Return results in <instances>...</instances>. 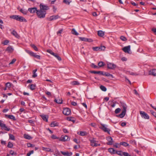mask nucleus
<instances>
[{
	"mask_svg": "<svg viewBox=\"0 0 156 156\" xmlns=\"http://www.w3.org/2000/svg\"><path fill=\"white\" fill-rule=\"evenodd\" d=\"M120 106L122 108V112L120 114L118 115H117L116 116L118 117L123 118L124 117L126 114L127 106L126 104L123 102H121Z\"/></svg>",
	"mask_w": 156,
	"mask_h": 156,
	"instance_id": "nucleus-1",
	"label": "nucleus"
},
{
	"mask_svg": "<svg viewBox=\"0 0 156 156\" xmlns=\"http://www.w3.org/2000/svg\"><path fill=\"white\" fill-rule=\"evenodd\" d=\"M10 18L21 22H27V20L24 17L18 15H12L10 16Z\"/></svg>",
	"mask_w": 156,
	"mask_h": 156,
	"instance_id": "nucleus-2",
	"label": "nucleus"
},
{
	"mask_svg": "<svg viewBox=\"0 0 156 156\" xmlns=\"http://www.w3.org/2000/svg\"><path fill=\"white\" fill-rule=\"evenodd\" d=\"M46 12L41 10H38L37 12V17L40 18H43L45 16Z\"/></svg>",
	"mask_w": 156,
	"mask_h": 156,
	"instance_id": "nucleus-3",
	"label": "nucleus"
},
{
	"mask_svg": "<svg viewBox=\"0 0 156 156\" xmlns=\"http://www.w3.org/2000/svg\"><path fill=\"white\" fill-rule=\"evenodd\" d=\"M101 126L100 127V128L103 130L104 132L107 133L108 134H110V130L107 128V125H106L104 124H101Z\"/></svg>",
	"mask_w": 156,
	"mask_h": 156,
	"instance_id": "nucleus-4",
	"label": "nucleus"
},
{
	"mask_svg": "<svg viewBox=\"0 0 156 156\" xmlns=\"http://www.w3.org/2000/svg\"><path fill=\"white\" fill-rule=\"evenodd\" d=\"M91 146L92 147H97L100 146V144L96 143L97 141L95 140V139L94 138H93L92 139H90L89 140Z\"/></svg>",
	"mask_w": 156,
	"mask_h": 156,
	"instance_id": "nucleus-5",
	"label": "nucleus"
},
{
	"mask_svg": "<svg viewBox=\"0 0 156 156\" xmlns=\"http://www.w3.org/2000/svg\"><path fill=\"white\" fill-rule=\"evenodd\" d=\"M40 10L46 12L47 10H48L49 9V7L48 5H44L43 3H41L40 5Z\"/></svg>",
	"mask_w": 156,
	"mask_h": 156,
	"instance_id": "nucleus-6",
	"label": "nucleus"
},
{
	"mask_svg": "<svg viewBox=\"0 0 156 156\" xmlns=\"http://www.w3.org/2000/svg\"><path fill=\"white\" fill-rule=\"evenodd\" d=\"M140 113L142 118L145 119H149V116L147 113H146L144 112L140 111Z\"/></svg>",
	"mask_w": 156,
	"mask_h": 156,
	"instance_id": "nucleus-7",
	"label": "nucleus"
},
{
	"mask_svg": "<svg viewBox=\"0 0 156 156\" xmlns=\"http://www.w3.org/2000/svg\"><path fill=\"white\" fill-rule=\"evenodd\" d=\"M62 113L64 115H68L71 113L70 109L68 108H64L63 109Z\"/></svg>",
	"mask_w": 156,
	"mask_h": 156,
	"instance_id": "nucleus-8",
	"label": "nucleus"
},
{
	"mask_svg": "<svg viewBox=\"0 0 156 156\" xmlns=\"http://www.w3.org/2000/svg\"><path fill=\"white\" fill-rule=\"evenodd\" d=\"M0 126L1 127V129L2 130L7 131H9L10 130V129L8 128L7 126H6L5 124L2 123L1 121L0 122Z\"/></svg>",
	"mask_w": 156,
	"mask_h": 156,
	"instance_id": "nucleus-9",
	"label": "nucleus"
},
{
	"mask_svg": "<svg viewBox=\"0 0 156 156\" xmlns=\"http://www.w3.org/2000/svg\"><path fill=\"white\" fill-rule=\"evenodd\" d=\"M116 67V65L115 64L110 62L107 63V67L108 69H114Z\"/></svg>",
	"mask_w": 156,
	"mask_h": 156,
	"instance_id": "nucleus-10",
	"label": "nucleus"
},
{
	"mask_svg": "<svg viewBox=\"0 0 156 156\" xmlns=\"http://www.w3.org/2000/svg\"><path fill=\"white\" fill-rule=\"evenodd\" d=\"M122 50L125 53H129V51H130V45H128L125 47L122 48Z\"/></svg>",
	"mask_w": 156,
	"mask_h": 156,
	"instance_id": "nucleus-11",
	"label": "nucleus"
},
{
	"mask_svg": "<svg viewBox=\"0 0 156 156\" xmlns=\"http://www.w3.org/2000/svg\"><path fill=\"white\" fill-rule=\"evenodd\" d=\"M28 11L31 13H37V12L38 11V10L37 9V8L34 7L29 8L28 9Z\"/></svg>",
	"mask_w": 156,
	"mask_h": 156,
	"instance_id": "nucleus-12",
	"label": "nucleus"
},
{
	"mask_svg": "<svg viewBox=\"0 0 156 156\" xmlns=\"http://www.w3.org/2000/svg\"><path fill=\"white\" fill-rule=\"evenodd\" d=\"M59 17H60L58 15H53L50 16V17L48 19L49 21H51L54 20H56Z\"/></svg>",
	"mask_w": 156,
	"mask_h": 156,
	"instance_id": "nucleus-13",
	"label": "nucleus"
},
{
	"mask_svg": "<svg viewBox=\"0 0 156 156\" xmlns=\"http://www.w3.org/2000/svg\"><path fill=\"white\" fill-rule=\"evenodd\" d=\"M70 140V138L68 136L66 135L65 136H62L60 140L63 141H69Z\"/></svg>",
	"mask_w": 156,
	"mask_h": 156,
	"instance_id": "nucleus-14",
	"label": "nucleus"
},
{
	"mask_svg": "<svg viewBox=\"0 0 156 156\" xmlns=\"http://www.w3.org/2000/svg\"><path fill=\"white\" fill-rule=\"evenodd\" d=\"M107 139L108 142L107 143L108 145H112L113 143L112 139L111 136H108L107 138Z\"/></svg>",
	"mask_w": 156,
	"mask_h": 156,
	"instance_id": "nucleus-15",
	"label": "nucleus"
},
{
	"mask_svg": "<svg viewBox=\"0 0 156 156\" xmlns=\"http://www.w3.org/2000/svg\"><path fill=\"white\" fill-rule=\"evenodd\" d=\"M90 73H94L95 74H98L100 75H103V72L102 71H90Z\"/></svg>",
	"mask_w": 156,
	"mask_h": 156,
	"instance_id": "nucleus-16",
	"label": "nucleus"
},
{
	"mask_svg": "<svg viewBox=\"0 0 156 156\" xmlns=\"http://www.w3.org/2000/svg\"><path fill=\"white\" fill-rule=\"evenodd\" d=\"M61 153L64 155L65 156H70L72 155V153L70 152V153L68 152H63L62 151H60Z\"/></svg>",
	"mask_w": 156,
	"mask_h": 156,
	"instance_id": "nucleus-17",
	"label": "nucleus"
},
{
	"mask_svg": "<svg viewBox=\"0 0 156 156\" xmlns=\"http://www.w3.org/2000/svg\"><path fill=\"white\" fill-rule=\"evenodd\" d=\"M150 75H151L153 76H156V69H153L149 71Z\"/></svg>",
	"mask_w": 156,
	"mask_h": 156,
	"instance_id": "nucleus-18",
	"label": "nucleus"
},
{
	"mask_svg": "<svg viewBox=\"0 0 156 156\" xmlns=\"http://www.w3.org/2000/svg\"><path fill=\"white\" fill-rule=\"evenodd\" d=\"M41 118L44 121L47 122L48 121V117L47 115H41Z\"/></svg>",
	"mask_w": 156,
	"mask_h": 156,
	"instance_id": "nucleus-19",
	"label": "nucleus"
},
{
	"mask_svg": "<svg viewBox=\"0 0 156 156\" xmlns=\"http://www.w3.org/2000/svg\"><path fill=\"white\" fill-rule=\"evenodd\" d=\"M108 151L111 154H115L116 153V151L114 149L112 148H109L108 149Z\"/></svg>",
	"mask_w": 156,
	"mask_h": 156,
	"instance_id": "nucleus-20",
	"label": "nucleus"
},
{
	"mask_svg": "<svg viewBox=\"0 0 156 156\" xmlns=\"http://www.w3.org/2000/svg\"><path fill=\"white\" fill-rule=\"evenodd\" d=\"M54 101L55 102L58 104H61L62 103V98L61 99L55 98Z\"/></svg>",
	"mask_w": 156,
	"mask_h": 156,
	"instance_id": "nucleus-21",
	"label": "nucleus"
},
{
	"mask_svg": "<svg viewBox=\"0 0 156 156\" xmlns=\"http://www.w3.org/2000/svg\"><path fill=\"white\" fill-rule=\"evenodd\" d=\"M98 36L100 37H103L105 35L104 32L102 30L98 31Z\"/></svg>",
	"mask_w": 156,
	"mask_h": 156,
	"instance_id": "nucleus-22",
	"label": "nucleus"
},
{
	"mask_svg": "<svg viewBox=\"0 0 156 156\" xmlns=\"http://www.w3.org/2000/svg\"><path fill=\"white\" fill-rule=\"evenodd\" d=\"M5 116H7L8 118L13 120H16V119L15 116L12 115H6Z\"/></svg>",
	"mask_w": 156,
	"mask_h": 156,
	"instance_id": "nucleus-23",
	"label": "nucleus"
},
{
	"mask_svg": "<svg viewBox=\"0 0 156 156\" xmlns=\"http://www.w3.org/2000/svg\"><path fill=\"white\" fill-rule=\"evenodd\" d=\"M77 133L82 136H87V133L85 131H80L79 133V132H78Z\"/></svg>",
	"mask_w": 156,
	"mask_h": 156,
	"instance_id": "nucleus-24",
	"label": "nucleus"
},
{
	"mask_svg": "<svg viewBox=\"0 0 156 156\" xmlns=\"http://www.w3.org/2000/svg\"><path fill=\"white\" fill-rule=\"evenodd\" d=\"M12 34L16 38H19L20 37V36L18 34L17 32L15 30L12 31Z\"/></svg>",
	"mask_w": 156,
	"mask_h": 156,
	"instance_id": "nucleus-25",
	"label": "nucleus"
},
{
	"mask_svg": "<svg viewBox=\"0 0 156 156\" xmlns=\"http://www.w3.org/2000/svg\"><path fill=\"white\" fill-rule=\"evenodd\" d=\"M24 137L28 140H30L32 138L29 135L25 134L23 135Z\"/></svg>",
	"mask_w": 156,
	"mask_h": 156,
	"instance_id": "nucleus-26",
	"label": "nucleus"
},
{
	"mask_svg": "<svg viewBox=\"0 0 156 156\" xmlns=\"http://www.w3.org/2000/svg\"><path fill=\"white\" fill-rule=\"evenodd\" d=\"M42 150L47 152H53V151L51 150V149L49 148L42 147Z\"/></svg>",
	"mask_w": 156,
	"mask_h": 156,
	"instance_id": "nucleus-27",
	"label": "nucleus"
},
{
	"mask_svg": "<svg viewBox=\"0 0 156 156\" xmlns=\"http://www.w3.org/2000/svg\"><path fill=\"white\" fill-rule=\"evenodd\" d=\"M26 51L27 53L29 54L30 56L33 57L34 56L35 54L34 53L30 50H26Z\"/></svg>",
	"mask_w": 156,
	"mask_h": 156,
	"instance_id": "nucleus-28",
	"label": "nucleus"
},
{
	"mask_svg": "<svg viewBox=\"0 0 156 156\" xmlns=\"http://www.w3.org/2000/svg\"><path fill=\"white\" fill-rule=\"evenodd\" d=\"M6 51H8L9 52H12L13 51V49L11 46L8 47L6 49Z\"/></svg>",
	"mask_w": 156,
	"mask_h": 156,
	"instance_id": "nucleus-29",
	"label": "nucleus"
},
{
	"mask_svg": "<svg viewBox=\"0 0 156 156\" xmlns=\"http://www.w3.org/2000/svg\"><path fill=\"white\" fill-rule=\"evenodd\" d=\"M67 120L70 121H72L73 122V123H74L75 122L74 118L73 117H67Z\"/></svg>",
	"mask_w": 156,
	"mask_h": 156,
	"instance_id": "nucleus-30",
	"label": "nucleus"
},
{
	"mask_svg": "<svg viewBox=\"0 0 156 156\" xmlns=\"http://www.w3.org/2000/svg\"><path fill=\"white\" fill-rule=\"evenodd\" d=\"M55 57L58 61H61L62 60V58L60 57L58 54L57 53H54V55H53Z\"/></svg>",
	"mask_w": 156,
	"mask_h": 156,
	"instance_id": "nucleus-31",
	"label": "nucleus"
},
{
	"mask_svg": "<svg viewBox=\"0 0 156 156\" xmlns=\"http://www.w3.org/2000/svg\"><path fill=\"white\" fill-rule=\"evenodd\" d=\"M103 74L104 75H103V76L105 75L107 76H111L112 78H113L114 77L112 75L108 73L103 72Z\"/></svg>",
	"mask_w": 156,
	"mask_h": 156,
	"instance_id": "nucleus-32",
	"label": "nucleus"
},
{
	"mask_svg": "<svg viewBox=\"0 0 156 156\" xmlns=\"http://www.w3.org/2000/svg\"><path fill=\"white\" fill-rule=\"evenodd\" d=\"M120 144L121 145H123L124 147H127L129 146V144L126 142H120Z\"/></svg>",
	"mask_w": 156,
	"mask_h": 156,
	"instance_id": "nucleus-33",
	"label": "nucleus"
},
{
	"mask_svg": "<svg viewBox=\"0 0 156 156\" xmlns=\"http://www.w3.org/2000/svg\"><path fill=\"white\" fill-rule=\"evenodd\" d=\"M19 11L24 15L27 14L28 12L27 10L22 9H20Z\"/></svg>",
	"mask_w": 156,
	"mask_h": 156,
	"instance_id": "nucleus-34",
	"label": "nucleus"
},
{
	"mask_svg": "<svg viewBox=\"0 0 156 156\" xmlns=\"http://www.w3.org/2000/svg\"><path fill=\"white\" fill-rule=\"evenodd\" d=\"M58 126V123L55 122H52L50 124V126L51 127H54Z\"/></svg>",
	"mask_w": 156,
	"mask_h": 156,
	"instance_id": "nucleus-35",
	"label": "nucleus"
},
{
	"mask_svg": "<svg viewBox=\"0 0 156 156\" xmlns=\"http://www.w3.org/2000/svg\"><path fill=\"white\" fill-rule=\"evenodd\" d=\"M63 2L66 4L69 5L72 2V1L71 0H63Z\"/></svg>",
	"mask_w": 156,
	"mask_h": 156,
	"instance_id": "nucleus-36",
	"label": "nucleus"
},
{
	"mask_svg": "<svg viewBox=\"0 0 156 156\" xmlns=\"http://www.w3.org/2000/svg\"><path fill=\"white\" fill-rule=\"evenodd\" d=\"M36 85L35 84H31L30 86V90H33L35 89Z\"/></svg>",
	"mask_w": 156,
	"mask_h": 156,
	"instance_id": "nucleus-37",
	"label": "nucleus"
},
{
	"mask_svg": "<svg viewBox=\"0 0 156 156\" xmlns=\"http://www.w3.org/2000/svg\"><path fill=\"white\" fill-rule=\"evenodd\" d=\"M115 154H117L118 155H119L121 156H123V152H122V151H116Z\"/></svg>",
	"mask_w": 156,
	"mask_h": 156,
	"instance_id": "nucleus-38",
	"label": "nucleus"
},
{
	"mask_svg": "<svg viewBox=\"0 0 156 156\" xmlns=\"http://www.w3.org/2000/svg\"><path fill=\"white\" fill-rule=\"evenodd\" d=\"M71 32L73 34L76 35H78L79 34L74 29H72Z\"/></svg>",
	"mask_w": 156,
	"mask_h": 156,
	"instance_id": "nucleus-39",
	"label": "nucleus"
},
{
	"mask_svg": "<svg viewBox=\"0 0 156 156\" xmlns=\"http://www.w3.org/2000/svg\"><path fill=\"white\" fill-rule=\"evenodd\" d=\"M98 66L99 68L100 67H102L104 66L105 64L104 62L102 61H101L98 62Z\"/></svg>",
	"mask_w": 156,
	"mask_h": 156,
	"instance_id": "nucleus-40",
	"label": "nucleus"
},
{
	"mask_svg": "<svg viewBox=\"0 0 156 156\" xmlns=\"http://www.w3.org/2000/svg\"><path fill=\"white\" fill-rule=\"evenodd\" d=\"M9 139L12 140H15V137L14 136L11 134H9Z\"/></svg>",
	"mask_w": 156,
	"mask_h": 156,
	"instance_id": "nucleus-41",
	"label": "nucleus"
},
{
	"mask_svg": "<svg viewBox=\"0 0 156 156\" xmlns=\"http://www.w3.org/2000/svg\"><path fill=\"white\" fill-rule=\"evenodd\" d=\"M100 87L101 89L104 91H105L107 90L106 87L103 85H101Z\"/></svg>",
	"mask_w": 156,
	"mask_h": 156,
	"instance_id": "nucleus-42",
	"label": "nucleus"
},
{
	"mask_svg": "<svg viewBox=\"0 0 156 156\" xmlns=\"http://www.w3.org/2000/svg\"><path fill=\"white\" fill-rule=\"evenodd\" d=\"M7 147L9 148H12L13 147V144H12V143H11V142L9 141L8 142V144L7 145Z\"/></svg>",
	"mask_w": 156,
	"mask_h": 156,
	"instance_id": "nucleus-43",
	"label": "nucleus"
},
{
	"mask_svg": "<svg viewBox=\"0 0 156 156\" xmlns=\"http://www.w3.org/2000/svg\"><path fill=\"white\" fill-rule=\"evenodd\" d=\"M31 46L36 51H38V49L37 47L34 44H31Z\"/></svg>",
	"mask_w": 156,
	"mask_h": 156,
	"instance_id": "nucleus-44",
	"label": "nucleus"
},
{
	"mask_svg": "<svg viewBox=\"0 0 156 156\" xmlns=\"http://www.w3.org/2000/svg\"><path fill=\"white\" fill-rule=\"evenodd\" d=\"M92 49L93 50L96 51H100V48L99 47H93Z\"/></svg>",
	"mask_w": 156,
	"mask_h": 156,
	"instance_id": "nucleus-45",
	"label": "nucleus"
},
{
	"mask_svg": "<svg viewBox=\"0 0 156 156\" xmlns=\"http://www.w3.org/2000/svg\"><path fill=\"white\" fill-rule=\"evenodd\" d=\"M73 85H79L80 83L77 81H73L71 83Z\"/></svg>",
	"mask_w": 156,
	"mask_h": 156,
	"instance_id": "nucleus-46",
	"label": "nucleus"
},
{
	"mask_svg": "<svg viewBox=\"0 0 156 156\" xmlns=\"http://www.w3.org/2000/svg\"><path fill=\"white\" fill-rule=\"evenodd\" d=\"M5 86L6 87L9 88L11 87V83L9 82H7L5 84Z\"/></svg>",
	"mask_w": 156,
	"mask_h": 156,
	"instance_id": "nucleus-47",
	"label": "nucleus"
},
{
	"mask_svg": "<svg viewBox=\"0 0 156 156\" xmlns=\"http://www.w3.org/2000/svg\"><path fill=\"white\" fill-rule=\"evenodd\" d=\"M46 51L53 55H54L55 53H54L50 49L47 50Z\"/></svg>",
	"mask_w": 156,
	"mask_h": 156,
	"instance_id": "nucleus-48",
	"label": "nucleus"
},
{
	"mask_svg": "<svg viewBox=\"0 0 156 156\" xmlns=\"http://www.w3.org/2000/svg\"><path fill=\"white\" fill-rule=\"evenodd\" d=\"M91 66L93 68H94V69H98L99 68V67L95 65L94 63H92L91 64Z\"/></svg>",
	"mask_w": 156,
	"mask_h": 156,
	"instance_id": "nucleus-49",
	"label": "nucleus"
},
{
	"mask_svg": "<svg viewBox=\"0 0 156 156\" xmlns=\"http://www.w3.org/2000/svg\"><path fill=\"white\" fill-rule=\"evenodd\" d=\"M55 154H54V155H55L56 156H58V155H59V154H60V152H59L57 149H56L55 150Z\"/></svg>",
	"mask_w": 156,
	"mask_h": 156,
	"instance_id": "nucleus-50",
	"label": "nucleus"
},
{
	"mask_svg": "<svg viewBox=\"0 0 156 156\" xmlns=\"http://www.w3.org/2000/svg\"><path fill=\"white\" fill-rule=\"evenodd\" d=\"M27 146L28 147H34L35 146V145L34 144H32L30 143H27Z\"/></svg>",
	"mask_w": 156,
	"mask_h": 156,
	"instance_id": "nucleus-51",
	"label": "nucleus"
},
{
	"mask_svg": "<svg viewBox=\"0 0 156 156\" xmlns=\"http://www.w3.org/2000/svg\"><path fill=\"white\" fill-rule=\"evenodd\" d=\"M120 39L123 41H126L127 40L125 37L122 36L120 37Z\"/></svg>",
	"mask_w": 156,
	"mask_h": 156,
	"instance_id": "nucleus-52",
	"label": "nucleus"
},
{
	"mask_svg": "<svg viewBox=\"0 0 156 156\" xmlns=\"http://www.w3.org/2000/svg\"><path fill=\"white\" fill-rule=\"evenodd\" d=\"M121 110V109L120 108H118L115 110V112L116 114H118L120 112Z\"/></svg>",
	"mask_w": 156,
	"mask_h": 156,
	"instance_id": "nucleus-53",
	"label": "nucleus"
},
{
	"mask_svg": "<svg viewBox=\"0 0 156 156\" xmlns=\"http://www.w3.org/2000/svg\"><path fill=\"white\" fill-rule=\"evenodd\" d=\"M150 112L151 114L156 118V112L153 110H151L150 111Z\"/></svg>",
	"mask_w": 156,
	"mask_h": 156,
	"instance_id": "nucleus-54",
	"label": "nucleus"
},
{
	"mask_svg": "<svg viewBox=\"0 0 156 156\" xmlns=\"http://www.w3.org/2000/svg\"><path fill=\"white\" fill-rule=\"evenodd\" d=\"M34 151L32 150L30 151L27 154V156H30V155L31 154H33L34 153Z\"/></svg>",
	"mask_w": 156,
	"mask_h": 156,
	"instance_id": "nucleus-55",
	"label": "nucleus"
},
{
	"mask_svg": "<svg viewBox=\"0 0 156 156\" xmlns=\"http://www.w3.org/2000/svg\"><path fill=\"white\" fill-rule=\"evenodd\" d=\"M16 61V59L13 58L12 59V61L9 63V65L12 64H13Z\"/></svg>",
	"mask_w": 156,
	"mask_h": 156,
	"instance_id": "nucleus-56",
	"label": "nucleus"
},
{
	"mask_svg": "<svg viewBox=\"0 0 156 156\" xmlns=\"http://www.w3.org/2000/svg\"><path fill=\"white\" fill-rule=\"evenodd\" d=\"M87 38L85 37H80V40L82 41H86Z\"/></svg>",
	"mask_w": 156,
	"mask_h": 156,
	"instance_id": "nucleus-57",
	"label": "nucleus"
},
{
	"mask_svg": "<svg viewBox=\"0 0 156 156\" xmlns=\"http://www.w3.org/2000/svg\"><path fill=\"white\" fill-rule=\"evenodd\" d=\"M9 41L8 40H5L4 41V42L2 43V44H3L4 45H6L7 44L9 43Z\"/></svg>",
	"mask_w": 156,
	"mask_h": 156,
	"instance_id": "nucleus-58",
	"label": "nucleus"
},
{
	"mask_svg": "<svg viewBox=\"0 0 156 156\" xmlns=\"http://www.w3.org/2000/svg\"><path fill=\"white\" fill-rule=\"evenodd\" d=\"M34 57L38 59H40V56L39 55L36 54H35Z\"/></svg>",
	"mask_w": 156,
	"mask_h": 156,
	"instance_id": "nucleus-59",
	"label": "nucleus"
},
{
	"mask_svg": "<svg viewBox=\"0 0 156 156\" xmlns=\"http://www.w3.org/2000/svg\"><path fill=\"white\" fill-rule=\"evenodd\" d=\"M123 155L124 156H131L128 153L125 152H123Z\"/></svg>",
	"mask_w": 156,
	"mask_h": 156,
	"instance_id": "nucleus-60",
	"label": "nucleus"
},
{
	"mask_svg": "<svg viewBox=\"0 0 156 156\" xmlns=\"http://www.w3.org/2000/svg\"><path fill=\"white\" fill-rule=\"evenodd\" d=\"M63 29H62L60 30H59L57 32V35H58L59 34H61L62 32L63 31Z\"/></svg>",
	"mask_w": 156,
	"mask_h": 156,
	"instance_id": "nucleus-61",
	"label": "nucleus"
},
{
	"mask_svg": "<svg viewBox=\"0 0 156 156\" xmlns=\"http://www.w3.org/2000/svg\"><path fill=\"white\" fill-rule=\"evenodd\" d=\"M93 41V40L90 38H87L86 41L89 42H91Z\"/></svg>",
	"mask_w": 156,
	"mask_h": 156,
	"instance_id": "nucleus-62",
	"label": "nucleus"
},
{
	"mask_svg": "<svg viewBox=\"0 0 156 156\" xmlns=\"http://www.w3.org/2000/svg\"><path fill=\"white\" fill-rule=\"evenodd\" d=\"M100 51L101 50H104L105 48V47L104 46H101L100 47Z\"/></svg>",
	"mask_w": 156,
	"mask_h": 156,
	"instance_id": "nucleus-63",
	"label": "nucleus"
},
{
	"mask_svg": "<svg viewBox=\"0 0 156 156\" xmlns=\"http://www.w3.org/2000/svg\"><path fill=\"white\" fill-rule=\"evenodd\" d=\"M51 138L53 139H55L58 138L55 135H52L51 136Z\"/></svg>",
	"mask_w": 156,
	"mask_h": 156,
	"instance_id": "nucleus-64",
	"label": "nucleus"
}]
</instances>
